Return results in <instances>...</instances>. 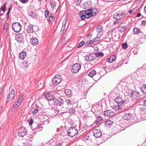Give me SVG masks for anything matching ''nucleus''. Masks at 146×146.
<instances>
[{"label":"nucleus","mask_w":146,"mask_h":146,"mask_svg":"<svg viewBox=\"0 0 146 146\" xmlns=\"http://www.w3.org/2000/svg\"><path fill=\"white\" fill-rule=\"evenodd\" d=\"M115 101L116 104L113 106V108L115 110H124L125 109V102L120 97H117L115 99Z\"/></svg>","instance_id":"f257e3e1"},{"label":"nucleus","mask_w":146,"mask_h":146,"mask_svg":"<svg viewBox=\"0 0 146 146\" xmlns=\"http://www.w3.org/2000/svg\"><path fill=\"white\" fill-rule=\"evenodd\" d=\"M126 92L127 95L131 97L133 100H137L140 97L139 93L137 91H135L130 89H127Z\"/></svg>","instance_id":"f03ea898"},{"label":"nucleus","mask_w":146,"mask_h":146,"mask_svg":"<svg viewBox=\"0 0 146 146\" xmlns=\"http://www.w3.org/2000/svg\"><path fill=\"white\" fill-rule=\"evenodd\" d=\"M78 132L77 129L74 127H71L68 131V135L71 137H73L75 136Z\"/></svg>","instance_id":"7ed1b4c3"},{"label":"nucleus","mask_w":146,"mask_h":146,"mask_svg":"<svg viewBox=\"0 0 146 146\" xmlns=\"http://www.w3.org/2000/svg\"><path fill=\"white\" fill-rule=\"evenodd\" d=\"M87 13L88 15V17H87V18H88L95 16L98 12L97 9H89L87 10Z\"/></svg>","instance_id":"20e7f679"},{"label":"nucleus","mask_w":146,"mask_h":146,"mask_svg":"<svg viewBox=\"0 0 146 146\" xmlns=\"http://www.w3.org/2000/svg\"><path fill=\"white\" fill-rule=\"evenodd\" d=\"M12 27L13 30L16 32H19L21 29V25L19 23L15 22L13 23Z\"/></svg>","instance_id":"39448f33"},{"label":"nucleus","mask_w":146,"mask_h":146,"mask_svg":"<svg viewBox=\"0 0 146 146\" xmlns=\"http://www.w3.org/2000/svg\"><path fill=\"white\" fill-rule=\"evenodd\" d=\"M62 80V77L60 75H56L52 80L53 84L57 85L60 83Z\"/></svg>","instance_id":"423d86ee"},{"label":"nucleus","mask_w":146,"mask_h":146,"mask_svg":"<svg viewBox=\"0 0 146 146\" xmlns=\"http://www.w3.org/2000/svg\"><path fill=\"white\" fill-rule=\"evenodd\" d=\"M81 66V65L80 64L76 63L74 64L72 67V72L74 73H77L80 69Z\"/></svg>","instance_id":"0eeeda50"},{"label":"nucleus","mask_w":146,"mask_h":146,"mask_svg":"<svg viewBox=\"0 0 146 146\" xmlns=\"http://www.w3.org/2000/svg\"><path fill=\"white\" fill-rule=\"evenodd\" d=\"M18 135L20 137H23L26 134V129L23 127L20 128L18 133Z\"/></svg>","instance_id":"6e6552de"},{"label":"nucleus","mask_w":146,"mask_h":146,"mask_svg":"<svg viewBox=\"0 0 146 146\" xmlns=\"http://www.w3.org/2000/svg\"><path fill=\"white\" fill-rule=\"evenodd\" d=\"M122 118L126 120H129L132 117V114L129 112H127L123 113L122 115Z\"/></svg>","instance_id":"1a4fd4ad"},{"label":"nucleus","mask_w":146,"mask_h":146,"mask_svg":"<svg viewBox=\"0 0 146 146\" xmlns=\"http://www.w3.org/2000/svg\"><path fill=\"white\" fill-rule=\"evenodd\" d=\"M15 90L14 89H12L11 91V93L7 97V102H8L9 100H12L14 98L15 96Z\"/></svg>","instance_id":"9d476101"},{"label":"nucleus","mask_w":146,"mask_h":146,"mask_svg":"<svg viewBox=\"0 0 146 146\" xmlns=\"http://www.w3.org/2000/svg\"><path fill=\"white\" fill-rule=\"evenodd\" d=\"M23 39V36L21 34H17L15 37V39L19 43L21 42Z\"/></svg>","instance_id":"9b49d317"},{"label":"nucleus","mask_w":146,"mask_h":146,"mask_svg":"<svg viewBox=\"0 0 146 146\" xmlns=\"http://www.w3.org/2000/svg\"><path fill=\"white\" fill-rule=\"evenodd\" d=\"M94 135L96 137L98 138L102 135V133L98 129H95L93 131Z\"/></svg>","instance_id":"f8f14e48"},{"label":"nucleus","mask_w":146,"mask_h":146,"mask_svg":"<svg viewBox=\"0 0 146 146\" xmlns=\"http://www.w3.org/2000/svg\"><path fill=\"white\" fill-rule=\"evenodd\" d=\"M46 98L48 101H52L54 99L53 95L49 93H47L45 94Z\"/></svg>","instance_id":"ddd939ff"},{"label":"nucleus","mask_w":146,"mask_h":146,"mask_svg":"<svg viewBox=\"0 0 146 146\" xmlns=\"http://www.w3.org/2000/svg\"><path fill=\"white\" fill-rule=\"evenodd\" d=\"M104 114L105 116L111 117L114 115V113L111 110H108L104 111Z\"/></svg>","instance_id":"4468645a"},{"label":"nucleus","mask_w":146,"mask_h":146,"mask_svg":"<svg viewBox=\"0 0 146 146\" xmlns=\"http://www.w3.org/2000/svg\"><path fill=\"white\" fill-rule=\"evenodd\" d=\"M87 13V10L82 11L80 13V16L82 20H83L86 18H87V17H86V16H88Z\"/></svg>","instance_id":"2eb2a0df"},{"label":"nucleus","mask_w":146,"mask_h":146,"mask_svg":"<svg viewBox=\"0 0 146 146\" xmlns=\"http://www.w3.org/2000/svg\"><path fill=\"white\" fill-rule=\"evenodd\" d=\"M85 57L86 60L88 61H91L94 60L95 59V57L92 56L90 54L86 55Z\"/></svg>","instance_id":"dca6fc26"},{"label":"nucleus","mask_w":146,"mask_h":146,"mask_svg":"<svg viewBox=\"0 0 146 146\" xmlns=\"http://www.w3.org/2000/svg\"><path fill=\"white\" fill-rule=\"evenodd\" d=\"M31 43L34 46H36L38 43V40L35 37H32L31 39Z\"/></svg>","instance_id":"f3484780"},{"label":"nucleus","mask_w":146,"mask_h":146,"mask_svg":"<svg viewBox=\"0 0 146 146\" xmlns=\"http://www.w3.org/2000/svg\"><path fill=\"white\" fill-rule=\"evenodd\" d=\"M27 31L28 33H32L33 32V25L31 24H29L28 25L27 29Z\"/></svg>","instance_id":"a211bd4d"},{"label":"nucleus","mask_w":146,"mask_h":146,"mask_svg":"<svg viewBox=\"0 0 146 146\" xmlns=\"http://www.w3.org/2000/svg\"><path fill=\"white\" fill-rule=\"evenodd\" d=\"M94 108H95L96 110L97 111L100 110L102 108L101 105L100 104L96 103V105L93 106Z\"/></svg>","instance_id":"6ab92c4d"},{"label":"nucleus","mask_w":146,"mask_h":146,"mask_svg":"<svg viewBox=\"0 0 146 146\" xmlns=\"http://www.w3.org/2000/svg\"><path fill=\"white\" fill-rule=\"evenodd\" d=\"M65 93L67 96L68 97H70L72 94V91L70 89H66L65 90Z\"/></svg>","instance_id":"aec40b11"},{"label":"nucleus","mask_w":146,"mask_h":146,"mask_svg":"<svg viewBox=\"0 0 146 146\" xmlns=\"http://www.w3.org/2000/svg\"><path fill=\"white\" fill-rule=\"evenodd\" d=\"M118 29L119 31L123 32L126 30V27L125 25H121L118 26Z\"/></svg>","instance_id":"412c9836"},{"label":"nucleus","mask_w":146,"mask_h":146,"mask_svg":"<svg viewBox=\"0 0 146 146\" xmlns=\"http://www.w3.org/2000/svg\"><path fill=\"white\" fill-rule=\"evenodd\" d=\"M116 56H113L111 57L108 58L107 59V61L109 63H111L113 62L116 59Z\"/></svg>","instance_id":"4be33fe9"},{"label":"nucleus","mask_w":146,"mask_h":146,"mask_svg":"<svg viewBox=\"0 0 146 146\" xmlns=\"http://www.w3.org/2000/svg\"><path fill=\"white\" fill-rule=\"evenodd\" d=\"M31 111L33 115H36L38 111V108L37 106H35V108L33 107Z\"/></svg>","instance_id":"5701e85b"},{"label":"nucleus","mask_w":146,"mask_h":146,"mask_svg":"<svg viewBox=\"0 0 146 146\" xmlns=\"http://www.w3.org/2000/svg\"><path fill=\"white\" fill-rule=\"evenodd\" d=\"M58 101L57 105H58V107H60L61 108L62 105L63 104L64 100L60 98H58Z\"/></svg>","instance_id":"b1692460"},{"label":"nucleus","mask_w":146,"mask_h":146,"mask_svg":"<svg viewBox=\"0 0 146 146\" xmlns=\"http://www.w3.org/2000/svg\"><path fill=\"white\" fill-rule=\"evenodd\" d=\"M140 90L143 93H146V84H143L140 87Z\"/></svg>","instance_id":"393cba45"},{"label":"nucleus","mask_w":146,"mask_h":146,"mask_svg":"<svg viewBox=\"0 0 146 146\" xmlns=\"http://www.w3.org/2000/svg\"><path fill=\"white\" fill-rule=\"evenodd\" d=\"M19 57L21 59H23L26 56V53L25 52L23 51L21 52L19 54Z\"/></svg>","instance_id":"a878e982"},{"label":"nucleus","mask_w":146,"mask_h":146,"mask_svg":"<svg viewBox=\"0 0 146 146\" xmlns=\"http://www.w3.org/2000/svg\"><path fill=\"white\" fill-rule=\"evenodd\" d=\"M113 123V121L111 120H108L107 121L105 124L106 127H110Z\"/></svg>","instance_id":"bb28decb"},{"label":"nucleus","mask_w":146,"mask_h":146,"mask_svg":"<svg viewBox=\"0 0 146 146\" xmlns=\"http://www.w3.org/2000/svg\"><path fill=\"white\" fill-rule=\"evenodd\" d=\"M67 22V19H64L62 23V26L61 28V30L62 31H64L65 29L66 25Z\"/></svg>","instance_id":"cd10ccee"},{"label":"nucleus","mask_w":146,"mask_h":146,"mask_svg":"<svg viewBox=\"0 0 146 146\" xmlns=\"http://www.w3.org/2000/svg\"><path fill=\"white\" fill-rule=\"evenodd\" d=\"M133 33L134 34L139 33H141V30L136 27H135L133 29Z\"/></svg>","instance_id":"c85d7f7f"},{"label":"nucleus","mask_w":146,"mask_h":146,"mask_svg":"<svg viewBox=\"0 0 146 146\" xmlns=\"http://www.w3.org/2000/svg\"><path fill=\"white\" fill-rule=\"evenodd\" d=\"M95 42V41L94 40V39L91 40L90 41H87L85 43V45L88 46L90 45L91 44H94Z\"/></svg>","instance_id":"c756f323"},{"label":"nucleus","mask_w":146,"mask_h":146,"mask_svg":"<svg viewBox=\"0 0 146 146\" xmlns=\"http://www.w3.org/2000/svg\"><path fill=\"white\" fill-rule=\"evenodd\" d=\"M58 108H59V109L58 110V112H60V113H63L64 112H66L65 111V110L66 108H64L61 106V107L60 108V107H58Z\"/></svg>","instance_id":"7c9ffc66"},{"label":"nucleus","mask_w":146,"mask_h":146,"mask_svg":"<svg viewBox=\"0 0 146 146\" xmlns=\"http://www.w3.org/2000/svg\"><path fill=\"white\" fill-rule=\"evenodd\" d=\"M114 19L116 20H119L120 19L119 14L117 13H115L113 15Z\"/></svg>","instance_id":"2f4dec72"},{"label":"nucleus","mask_w":146,"mask_h":146,"mask_svg":"<svg viewBox=\"0 0 146 146\" xmlns=\"http://www.w3.org/2000/svg\"><path fill=\"white\" fill-rule=\"evenodd\" d=\"M29 63L27 61H24L23 62V64L24 66V69H26L28 68L29 66Z\"/></svg>","instance_id":"473e14b6"},{"label":"nucleus","mask_w":146,"mask_h":146,"mask_svg":"<svg viewBox=\"0 0 146 146\" xmlns=\"http://www.w3.org/2000/svg\"><path fill=\"white\" fill-rule=\"evenodd\" d=\"M96 72L95 70H92L91 71L89 74L88 75L91 77H93L96 74Z\"/></svg>","instance_id":"72a5a7b5"},{"label":"nucleus","mask_w":146,"mask_h":146,"mask_svg":"<svg viewBox=\"0 0 146 146\" xmlns=\"http://www.w3.org/2000/svg\"><path fill=\"white\" fill-rule=\"evenodd\" d=\"M23 97L24 95H22L19 97L17 102V103H19L21 104L23 100Z\"/></svg>","instance_id":"f704fd0d"},{"label":"nucleus","mask_w":146,"mask_h":146,"mask_svg":"<svg viewBox=\"0 0 146 146\" xmlns=\"http://www.w3.org/2000/svg\"><path fill=\"white\" fill-rule=\"evenodd\" d=\"M96 30L98 33H100L102 31V25H99L97 28Z\"/></svg>","instance_id":"c9c22d12"},{"label":"nucleus","mask_w":146,"mask_h":146,"mask_svg":"<svg viewBox=\"0 0 146 146\" xmlns=\"http://www.w3.org/2000/svg\"><path fill=\"white\" fill-rule=\"evenodd\" d=\"M65 103L68 106H69L72 104L73 102L72 101H71L69 100H66L65 101Z\"/></svg>","instance_id":"e433bc0d"},{"label":"nucleus","mask_w":146,"mask_h":146,"mask_svg":"<svg viewBox=\"0 0 146 146\" xmlns=\"http://www.w3.org/2000/svg\"><path fill=\"white\" fill-rule=\"evenodd\" d=\"M55 20L54 18L52 16H51L49 18V21L50 22L52 23Z\"/></svg>","instance_id":"4c0bfd02"},{"label":"nucleus","mask_w":146,"mask_h":146,"mask_svg":"<svg viewBox=\"0 0 146 146\" xmlns=\"http://www.w3.org/2000/svg\"><path fill=\"white\" fill-rule=\"evenodd\" d=\"M7 4V3H5L3 5V6L1 7L0 8V10H1L3 11L4 12L5 11L6 9V5Z\"/></svg>","instance_id":"58836bf2"},{"label":"nucleus","mask_w":146,"mask_h":146,"mask_svg":"<svg viewBox=\"0 0 146 146\" xmlns=\"http://www.w3.org/2000/svg\"><path fill=\"white\" fill-rule=\"evenodd\" d=\"M85 42L84 41H82L80 42L77 46V48H79L82 46L84 44Z\"/></svg>","instance_id":"ea45409f"},{"label":"nucleus","mask_w":146,"mask_h":146,"mask_svg":"<svg viewBox=\"0 0 146 146\" xmlns=\"http://www.w3.org/2000/svg\"><path fill=\"white\" fill-rule=\"evenodd\" d=\"M76 112V111L74 108H71L69 110V113L70 114H72Z\"/></svg>","instance_id":"a19ab883"},{"label":"nucleus","mask_w":146,"mask_h":146,"mask_svg":"<svg viewBox=\"0 0 146 146\" xmlns=\"http://www.w3.org/2000/svg\"><path fill=\"white\" fill-rule=\"evenodd\" d=\"M119 14L120 15V19H121L124 17L125 15V11H124L123 12L120 13Z\"/></svg>","instance_id":"79ce46f5"},{"label":"nucleus","mask_w":146,"mask_h":146,"mask_svg":"<svg viewBox=\"0 0 146 146\" xmlns=\"http://www.w3.org/2000/svg\"><path fill=\"white\" fill-rule=\"evenodd\" d=\"M121 45L122 48L123 49H126L127 48L128 46L126 42L123 43Z\"/></svg>","instance_id":"37998d69"},{"label":"nucleus","mask_w":146,"mask_h":146,"mask_svg":"<svg viewBox=\"0 0 146 146\" xmlns=\"http://www.w3.org/2000/svg\"><path fill=\"white\" fill-rule=\"evenodd\" d=\"M104 55V54L102 52H98L96 54V56H102Z\"/></svg>","instance_id":"c03bdc74"},{"label":"nucleus","mask_w":146,"mask_h":146,"mask_svg":"<svg viewBox=\"0 0 146 146\" xmlns=\"http://www.w3.org/2000/svg\"><path fill=\"white\" fill-rule=\"evenodd\" d=\"M20 104H21L19 103L17 104V102H15V103L14 105L13 108H14L15 110L16 108H17L20 105Z\"/></svg>","instance_id":"a18cd8bd"},{"label":"nucleus","mask_w":146,"mask_h":146,"mask_svg":"<svg viewBox=\"0 0 146 146\" xmlns=\"http://www.w3.org/2000/svg\"><path fill=\"white\" fill-rule=\"evenodd\" d=\"M28 139L29 141H32L33 138V136L32 135L30 134L28 136Z\"/></svg>","instance_id":"49530a36"},{"label":"nucleus","mask_w":146,"mask_h":146,"mask_svg":"<svg viewBox=\"0 0 146 146\" xmlns=\"http://www.w3.org/2000/svg\"><path fill=\"white\" fill-rule=\"evenodd\" d=\"M58 98H57L55 99L54 98V100H53V102L55 103L54 104H56V105H57L58 102Z\"/></svg>","instance_id":"de8ad7c7"},{"label":"nucleus","mask_w":146,"mask_h":146,"mask_svg":"<svg viewBox=\"0 0 146 146\" xmlns=\"http://www.w3.org/2000/svg\"><path fill=\"white\" fill-rule=\"evenodd\" d=\"M93 39L95 41V42H97L100 40V38L97 37L94 38Z\"/></svg>","instance_id":"09e8293b"},{"label":"nucleus","mask_w":146,"mask_h":146,"mask_svg":"<svg viewBox=\"0 0 146 146\" xmlns=\"http://www.w3.org/2000/svg\"><path fill=\"white\" fill-rule=\"evenodd\" d=\"M8 23H6L3 26V28L4 29H5L6 31L7 28H8Z\"/></svg>","instance_id":"8fccbe9b"},{"label":"nucleus","mask_w":146,"mask_h":146,"mask_svg":"<svg viewBox=\"0 0 146 146\" xmlns=\"http://www.w3.org/2000/svg\"><path fill=\"white\" fill-rule=\"evenodd\" d=\"M45 12V17L46 18L48 17L49 16V12L47 11H46Z\"/></svg>","instance_id":"3c124183"},{"label":"nucleus","mask_w":146,"mask_h":146,"mask_svg":"<svg viewBox=\"0 0 146 146\" xmlns=\"http://www.w3.org/2000/svg\"><path fill=\"white\" fill-rule=\"evenodd\" d=\"M136 11V10H135V9H134L132 10H129V13L130 14H131L133 12L134 13Z\"/></svg>","instance_id":"603ef678"},{"label":"nucleus","mask_w":146,"mask_h":146,"mask_svg":"<svg viewBox=\"0 0 146 146\" xmlns=\"http://www.w3.org/2000/svg\"><path fill=\"white\" fill-rule=\"evenodd\" d=\"M28 121L30 125H32L33 124V120L32 119H30L28 120Z\"/></svg>","instance_id":"864d4df0"},{"label":"nucleus","mask_w":146,"mask_h":146,"mask_svg":"<svg viewBox=\"0 0 146 146\" xmlns=\"http://www.w3.org/2000/svg\"><path fill=\"white\" fill-rule=\"evenodd\" d=\"M84 6H85L86 5V6L84 7V9H86L89 7V5H88V4L86 3H84Z\"/></svg>","instance_id":"5fc2aeb1"},{"label":"nucleus","mask_w":146,"mask_h":146,"mask_svg":"<svg viewBox=\"0 0 146 146\" xmlns=\"http://www.w3.org/2000/svg\"><path fill=\"white\" fill-rule=\"evenodd\" d=\"M22 3H25L27 2L29 0H19Z\"/></svg>","instance_id":"6e6d98bb"},{"label":"nucleus","mask_w":146,"mask_h":146,"mask_svg":"<svg viewBox=\"0 0 146 146\" xmlns=\"http://www.w3.org/2000/svg\"><path fill=\"white\" fill-rule=\"evenodd\" d=\"M51 7L52 9H54L56 6L53 3H52L50 4Z\"/></svg>","instance_id":"4d7b16f0"},{"label":"nucleus","mask_w":146,"mask_h":146,"mask_svg":"<svg viewBox=\"0 0 146 146\" xmlns=\"http://www.w3.org/2000/svg\"><path fill=\"white\" fill-rule=\"evenodd\" d=\"M29 15L30 16L34 17V13L33 12H31L29 13Z\"/></svg>","instance_id":"13d9d810"},{"label":"nucleus","mask_w":146,"mask_h":146,"mask_svg":"<svg viewBox=\"0 0 146 146\" xmlns=\"http://www.w3.org/2000/svg\"><path fill=\"white\" fill-rule=\"evenodd\" d=\"M11 8H9V11L7 12V18H8L7 19H8L9 18V15L10 11H11Z\"/></svg>","instance_id":"bf43d9fd"},{"label":"nucleus","mask_w":146,"mask_h":146,"mask_svg":"<svg viewBox=\"0 0 146 146\" xmlns=\"http://www.w3.org/2000/svg\"><path fill=\"white\" fill-rule=\"evenodd\" d=\"M62 143H58L57 144L55 145L54 146H62Z\"/></svg>","instance_id":"052dcab7"},{"label":"nucleus","mask_w":146,"mask_h":146,"mask_svg":"<svg viewBox=\"0 0 146 146\" xmlns=\"http://www.w3.org/2000/svg\"><path fill=\"white\" fill-rule=\"evenodd\" d=\"M142 24L143 25H145L146 24V21H142Z\"/></svg>","instance_id":"680f3d73"},{"label":"nucleus","mask_w":146,"mask_h":146,"mask_svg":"<svg viewBox=\"0 0 146 146\" xmlns=\"http://www.w3.org/2000/svg\"><path fill=\"white\" fill-rule=\"evenodd\" d=\"M81 0H76V1L78 2L77 4H80L81 3Z\"/></svg>","instance_id":"e2e57ef3"},{"label":"nucleus","mask_w":146,"mask_h":146,"mask_svg":"<svg viewBox=\"0 0 146 146\" xmlns=\"http://www.w3.org/2000/svg\"><path fill=\"white\" fill-rule=\"evenodd\" d=\"M119 21H117L114 22L113 24L114 25H115L116 24H117L118 23Z\"/></svg>","instance_id":"0e129e2a"},{"label":"nucleus","mask_w":146,"mask_h":146,"mask_svg":"<svg viewBox=\"0 0 146 146\" xmlns=\"http://www.w3.org/2000/svg\"><path fill=\"white\" fill-rule=\"evenodd\" d=\"M143 104L144 105L146 106V99L143 101Z\"/></svg>","instance_id":"69168bd1"},{"label":"nucleus","mask_w":146,"mask_h":146,"mask_svg":"<svg viewBox=\"0 0 146 146\" xmlns=\"http://www.w3.org/2000/svg\"><path fill=\"white\" fill-rule=\"evenodd\" d=\"M89 138V135H86L85 136V138L86 139H88Z\"/></svg>","instance_id":"338daca9"},{"label":"nucleus","mask_w":146,"mask_h":146,"mask_svg":"<svg viewBox=\"0 0 146 146\" xmlns=\"http://www.w3.org/2000/svg\"><path fill=\"white\" fill-rule=\"evenodd\" d=\"M141 15V14L140 13H138L137 14V17H139Z\"/></svg>","instance_id":"774afa93"}]
</instances>
